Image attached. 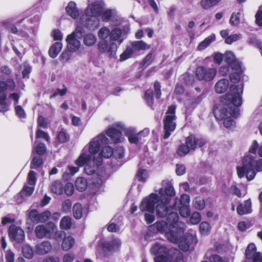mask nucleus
Here are the masks:
<instances>
[{"label":"nucleus","mask_w":262,"mask_h":262,"mask_svg":"<svg viewBox=\"0 0 262 262\" xmlns=\"http://www.w3.org/2000/svg\"><path fill=\"white\" fill-rule=\"evenodd\" d=\"M179 216L176 212H170L168 213L166 222H157L150 226L151 229H156L157 231L164 233L167 239L174 243H178L180 248L183 251L189 250L190 245L196 244L198 242L195 236L187 234L186 241H182V234L184 232L185 224L178 221Z\"/></svg>","instance_id":"obj_1"},{"label":"nucleus","mask_w":262,"mask_h":262,"mask_svg":"<svg viewBox=\"0 0 262 262\" xmlns=\"http://www.w3.org/2000/svg\"><path fill=\"white\" fill-rule=\"evenodd\" d=\"M243 91V85H232L230 90L221 99L222 104L217 106L214 114L217 120H223L224 126L227 128H233L235 126L234 119L239 115V110L237 108H232L230 104L239 106L242 104V94Z\"/></svg>","instance_id":"obj_2"},{"label":"nucleus","mask_w":262,"mask_h":262,"mask_svg":"<svg viewBox=\"0 0 262 262\" xmlns=\"http://www.w3.org/2000/svg\"><path fill=\"white\" fill-rule=\"evenodd\" d=\"M108 142V139L102 133L94 137L83 148L75 163L79 166L85 165L86 174L92 175L95 173L102 163L101 158L97 156L98 152Z\"/></svg>","instance_id":"obj_3"},{"label":"nucleus","mask_w":262,"mask_h":262,"mask_svg":"<svg viewBox=\"0 0 262 262\" xmlns=\"http://www.w3.org/2000/svg\"><path fill=\"white\" fill-rule=\"evenodd\" d=\"M170 200L164 193L163 188H161L158 194L151 193L143 199L139 206L141 211H148L145 214V220L147 224L152 223L155 219L152 214L154 208L157 214L160 217H164L168 214L169 209L167 207Z\"/></svg>","instance_id":"obj_4"},{"label":"nucleus","mask_w":262,"mask_h":262,"mask_svg":"<svg viewBox=\"0 0 262 262\" xmlns=\"http://www.w3.org/2000/svg\"><path fill=\"white\" fill-rule=\"evenodd\" d=\"M257 150L258 156L262 157V145L259 146L257 141L254 140L249 147V153L243 160V166H237L236 168L239 178H242L246 176L248 181H251L255 177L256 171H262V159L258 158L256 156Z\"/></svg>","instance_id":"obj_5"},{"label":"nucleus","mask_w":262,"mask_h":262,"mask_svg":"<svg viewBox=\"0 0 262 262\" xmlns=\"http://www.w3.org/2000/svg\"><path fill=\"white\" fill-rule=\"evenodd\" d=\"M103 12L102 5L97 1L90 2L85 11L84 14L80 16L78 20H83V25L88 29L97 27L98 25V17L100 16Z\"/></svg>","instance_id":"obj_6"},{"label":"nucleus","mask_w":262,"mask_h":262,"mask_svg":"<svg viewBox=\"0 0 262 262\" xmlns=\"http://www.w3.org/2000/svg\"><path fill=\"white\" fill-rule=\"evenodd\" d=\"M83 25L82 19L77 20L75 30L67 37V48L70 52H74L77 51L81 46L80 41L78 39L82 37L83 33L88 29L82 26Z\"/></svg>","instance_id":"obj_7"},{"label":"nucleus","mask_w":262,"mask_h":262,"mask_svg":"<svg viewBox=\"0 0 262 262\" xmlns=\"http://www.w3.org/2000/svg\"><path fill=\"white\" fill-rule=\"evenodd\" d=\"M176 106L173 105H170L166 113L165 119L164 120V128L165 133L164 135V139H167L171 135V133L173 132L176 127L175 115Z\"/></svg>","instance_id":"obj_8"},{"label":"nucleus","mask_w":262,"mask_h":262,"mask_svg":"<svg viewBox=\"0 0 262 262\" xmlns=\"http://www.w3.org/2000/svg\"><path fill=\"white\" fill-rule=\"evenodd\" d=\"M98 50L110 57H115L118 49L116 42L112 41L100 40L97 44Z\"/></svg>","instance_id":"obj_9"},{"label":"nucleus","mask_w":262,"mask_h":262,"mask_svg":"<svg viewBox=\"0 0 262 262\" xmlns=\"http://www.w3.org/2000/svg\"><path fill=\"white\" fill-rule=\"evenodd\" d=\"M120 129H124V125L120 122H116L106 130V135L115 143L123 142L125 140Z\"/></svg>","instance_id":"obj_10"},{"label":"nucleus","mask_w":262,"mask_h":262,"mask_svg":"<svg viewBox=\"0 0 262 262\" xmlns=\"http://www.w3.org/2000/svg\"><path fill=\"white\" fill-rule=\"evenodd\" d=\"M216 72V69L214 68L199 66L195 70V76L199 80L210 81L214 79Z\"/></svg>","instance_id":"obj_11"},{"label":"nucleus","mask_w":262,"mask_h":262,"mask_svg":"<svg viewBox=\"0 0 262 262\" xmlns=\"http://www.w3.org/2000/svg\"><path fill=\"white\" fill-rule=\"evenodd\" d=\"M8 235L11 241L17 243H22L25 238V234L23 229L15 225H11L8 230Z\"/></svg>","instance_id":"obj_12"},{"label":"nucleus","mask_w":262,"mask_h":262,"mask_svg":"<svg viewBox=\"0 0 262 262\" xmlns=\"http://www.w3.org/2000/svg\"><path fill=\"white\" fill-rule=\"evenodd\" d=\"M56 229V226L52 222H49L46 225H37L35 229L36 236L39 238L48 236Z\"/></svg>","instance_id":"obj_13"},{"label":"nucleus","mask_w":262,"mask_h":262,"mask_svg":"<svg viewBox=\"0 0 262 262\" xmlns=\"http://www.w3.org/2000/svg\"><path fill=\"white\" fill-rule=\"evenodd\" d=\"M121 246V242L118 239H113L106 241L103 243L102 250L104 252H114L119 249Z\"/></svg>","instance_id":"obj_14"},{"label":"nucleus","mask_w":262,"mask_h":262,"mask_svg":"<svg viewBox=\"0 0 262 262\" xmlns=\"http://www.w3.org/2000/svg\"><path fill=\"white\" fill-rule=\"evenodd\" d=\"M186 144L191 150H194L197 146H203L205 144V141L202 139H197L195 137L191 135L186 139Z\"/></svg>","instance_id":"obj_15"},{"label":"nucleus","mask_w":262,"mask_h":262,"mask_svg":"<svg viewBox=\"0 0 262 262\" xmlns=\"http://www.w3.org/2000/svg\"><path fill=\"white\" fill-rule=\"evenodd\" d=\"M245 256L247 259H252L253 261H258L260 259V254L256 252L255 245L251 243L248 245L246 251Z\"/></svg>","instance_id":"obj_16"},{"label":"nucleus","mask_w":262,"mask_h":262,"mask_svg":"<svg viewBox=\"0 0 262 262\" xmlns=\"http://www.w3.org/2000/svg\"><path fill=\"white\" fill-rule=\"evenodd\" d=\"M52 249V246L49 241H43L35 246L36 253L39 255H43L50 252Z\"/></svg>","instance_id":"obj_17"},{"label":"nucleus","mask_w":262,"mask_h":262,"mask_svg":"<svg viewBox=\"0 0 262 262\" xmlns=\"http://www.w3.org/2000/svg\"><path fill=\"white\" fill-rule=\"evenodd\" d=\"M251 200L250 199L246 200L237 206L236 209L237 213L240 215H243L251 213Z\"/></svg>","instance_id":"obj_18"},{"label":"nucleus","mask_w":262,"mask_h":262,"mask_svg":"<svg viewBox=\"0 0 262 262\" xmlns=\"http://www.w3.org/2000/svg\"><path fill=\"white\" fill-rule=\"evenodd\" d=\"M66 10L67 14L72 18L76 19V21L80 17L79 16V11L76 7V4L74 2H70L66 7ZM77 21H76V23Z\"/></svg>","instance_id":"obj_19"},{"label":"nucleus","mask_w":262,"mask_h":262,"mask_svg":"<svg viewBox=\"0 0 262 262\" xmlns=\"http://www.w3.org/2000/svg\"><path fill=\"white\" fill-rule=\"evenodd\" d=\"M124 38L122 30L116 27L111 31L110 40L113 42L118 41L119 44L123 42Z\"/></svg>","instance_id":"obj_20"},{"label":"nucleus","mask_w":262,"mask_h":262,"mask_svg":"<svg viewBox=\"0 0 262 262\" xmlns=\"http://www.w3.org/2000/svg\"><path fill=\"white\" fill-rule=\"evenodd\" d=\"M150 252L154 255H170L169 251L165 246L159 243L154 244L150 249Z\"/></svg>","instance_id":"obj_21"},{"label":"nucleus","mask_w":262,"mask_h":262,"mask_svg":"<svg viewBox=\"0 0 262 262\" xmlns=\"http://www.w3.org/2000/svg\"><path fill=\"white\" fill-rule=\"evenodd\" d=\"M82 37H83V43L87 47L93 46L97 42L96 36L92 33L85 34V32Z\"/></svg>","instance_id":"obj_22"},{"label":"nucleus","mask_w":262,"mask_h":262,"mask_svg":"<svg viewBox=\"0 0 262 262\" xmlns=\"http://www.w3.org/2000/svg\"><path fill=\"white\" fill-rule=\"evenodd\" d=\"M125 133L128 137V140L130 143L137 144L141 139L134 128H128L125 130Z\"/></svg>","instance_id":"obj_23"},{"label":"nucleus","mask_w":262,"mask_h":262,"mask_svg":"<svg viewBox=\"0 0 262 262\" xmlns=\"http://www.w3.org/2000/svg\"><path fill=\"white\" fill-rule=\"evenodd\" d=\"M62 48V44L61 42H56L50 48L49 54L51 57L54 58L57 57Z\"/></svg>","instance_id":"obj_24"},{"label":"nucleus","mask_w":262,"mask_h":262,"mask_svg":"<svg viewBox=\"0 0 262 262\" xmlns=\"http://www.w3.org/2000/svg\"><path fill=\"white\" fill-rule=\"evenodd\" d=\"M131 45L134 51L146 50L150 48V45L147 44L143 40L133 41L131 43Z\"/></svg>","instance_id":"obj_25"},{"label":"nucleus","mask_w":262,"mask_h":262,"mask_svg":"<svg viewBox=\"0 0 262 262\" xmlns=\"http://www.w3.org/2000/svg\"><path fill=\"white\" fill-rule=\"evenodd\" d=\"M74 244L75 239L72 236H64L61 244V248L64 251H68L72 248Z\"/></svg>","instance_id":"obj_26"},{"label":"nucleus","mask_w":262,"mask_h":262,"mask_svg":"<svg viewBox=\"0 0 262 262\" xmlns=\"http://www.w3.org/2000/svg\"><path fill=\"white\" fill-rule=\"evenodd\" d=\"M229 81L227 79H223L219 81L215 84V89L217 93H223L225 92L228 86Z\"/></svg>","instance_id":"obj_27"},{"label":"nucleus","mask_w":262,"mask_h":262,"mask_svg":"<svg viewBox=\"0 0 262 262\" xmlns=\"http://www.w3.org/2000/svg\"><path fill=\"white\" fill-rule=\"evenodd\" d=\"M15 87V82L12 79H8L6 82L0 81V93L6 90L13 91Z\"/></svg>","instance_id":"obj_28"},{"label":"nucleus","mask_w":262,"mask_h":262,"mask_svg":"<svg viewBox=\"0 0 262 262\" xmlns=\"http://www.w3.org/2000/svg\"><path fill=\"white\" fill-rule=\"evenodd\" d=\"M113 155H114L113 148L110 146L105 145L102 147L97 156H100L102 160V158H109Z\"/></svg>","instance_id":"obj_29"},{"label":"nucleus","mask_w":262,"mask_h":262,"mask_svg":"<svg viewBox=\"0 0 262 262\" xmlns=\"http://www.w3.org/2000/svg\"><path fill=\"white\" fill-rule=\"evenodd\" d=\"M215 39V36L214 34H211L203 41H201L198 45L197 49L199 51H202L205 49Z\"/></svg>","instance_id":"obj_30"},{"label":"nucleus","mask_w":262,"mask_h":262,"mask_svg":"<svg viewBox=\"0 0 262 262\" xmlns=\"http://www.w3.org/2000/svg\"><path fill=\"white\" fill-rule=\"evenodd\" d=\"M111 30L106 27H101L97 32V35L100 40H105L110 37Z\"/></svg>","instance_id":"obj_31"},{"label":"nucleus","mask_w":262,"mask_h":262,"mask_svg":"<svg viewBox=\"0 0 262 262\" xmlns=\"http://www.w3.org/2000/svg\"><path fill=\"white\" fill-rule=\"evenodd\" d=\"M190 202V196L189 195L186 194H183L181 196L180 199H176L174 207H177V206H189Z\"/></svg>","instance_id":"obj_32"},{"label":"nucleus","mask_w":262,"mask_h":262,"mask_svg":"<svg viewBox=\"0 0 262 262\" xmlns=\"http://www.w3.org/2000/svg\"><path fill=\"white\" fill-rule=\"evenodd\" d=\"M75 187L79 191H83L87 187L86 180L82 177L77 178L75 181Z\"/></svg>","instance_id":"obj_33"},{"label":"nucleus","mask_w":262,"mask_h":262,"mask_svg":"<svg viewBox=\"0 0 262 262\" xmlns=\"http://www.w3.org/2000/svg\"><path fill=\"white\" fill-rule=\"evenodd\" d=\"M51 191L58 195H60L63 192V185L59 181H55L51 186Z\"/></svg>","instance_id":"obj_34"},{"label":"nucleus","mask_w":262,"mask_h":262,"mask_svg":"<svg viewBox=\"0 0 262 262\" xmlns=\"http://www.w3.org/2000/svg\"><path fill=\"white\" fill-rule=\"evenodd\" d=\"M34 189V187L33 186L30 185V186H28L26 185L17 195L20 196L21 198L29 196L33 193Z\"/></svg>","instance_id":"obj_35"},{"label":"nucleus","mask_w":262,"mask_h":262,"mask_svg":"<svg viewBox=\"0 0 262 262\" xmlns=\"http://www.w3.org/2000/svg\"><path fill=\"white\" fill-rule=\"evenodd\" d=\"M73 215L76 219H80L82 216L83 208L82 205L79 203L75 204L73 208Z\"/></svg>","instance_id":"obj_36"},{"label":"nucleus","mask_w":262,"mask_h":262,"mask_svg":"<svg viewBox=\"0 0 262 262\" xmlns=\"http://www.w3.org/2000/svg\"><path fill=\"white\" fill-rule=\"evenodd\" d=\"M71 219L68 216H65L62 218L60 222V227L61 229L68 230L71 227Z\"/></svg>","instance_id":"obj_37"},{"label":"nucleus","mask_w":262,"mask_h":262,"mask_svg":"<svg viewBox=\"0 0 262 262\" xmlns=\"http://www.w3.org/2000/svg\"><path fill=\"white\" fill-rule=\"evenodd\" d=\"M221 0H201L200 5L204 9H208L216 5Z\"/></svg>","instance_id":"obj_38"},{"label":"nucleus","mask_w":262,"mask_h":262,"mask_svg":"<svg viewBox=\"0 0 262 262\" xmlns=\"http://www.w3.org/2000/svg\"><path fill=\"white\" fill-rule=\"evenodd\" d=\"M192 205L195 209L202 210L205 207V203L202 198L200 196H197L193 200Z\"/></svg>","instance_id":"obj_39"},{"label":"nucleus","mask_w":262,"mask_h":262,"mask_svg":"<svg viewBox=\"0 0 262 262\" xmlns=\"http://www.w3.org/2000/svg\"><path fill=\"white\" fill-rule=\"evenodd\" d=\"M211 229V227L207 222H202L200 225V231L202 235L208 234L210 232Z\"/></svg>","instance_id":"obj_40"},{"label":"nucleus","mask_w":262,"mask_h":262,"mask_svg":"<svg viewBox=\"0 0 262 262\" xmlns=\"http://www.w3.org/2000/svg\"><path fill=\"white\" fill-rule=\"evenodd\" d=\"M23 255L27 258H31L34 254V251L29 245H24L22 248Z\"/></svg>","instance_id":"obj_41"},{"label":"nucleus","mask_w":262,"mask_h":262,"mask_svg":"<svg viewBox=\"0 0 262 262\" xmlns=\"http://www.w3.org/2000/svg\"><path fill=\"white\" fill-rule=\"evenodd\" d=\"M179 209V213L180 215L183 217H187L190 215V209L189 208V206H177L175 207Z\"/></svg>","instance_id":"obj_42"},{"label":"nucleus","mask_w":262,"mask_h":262,"mask_svg":"<svg viewBox=\"0 0 262 262\" xmlns=\"http://www.w3.org/2000/svg\"><path fill=\"white\" fill-rule=\"evenodd\" d=\"M6 95L3 94L0 96V112H5L9 110V105L6 101Z\"/></svg>","instance_id":"obj_43"},{"label":"nucleus","mask_w":262,"mask_h":262,"mask_svg":"<svg viewBox=\"0 0 262 262\" xmlns=\"http://www.w3.org/2000/svg\"><path fill=\"white\" fill-rule=\"evenodd\" d=\"M144 98L148 105L152 107L154 103L153 92L151 90H147L144 94Z\"/></svg>","instance_id":"obj_44"},{"label":"nucleus","mask_w":262,"mask_h":262,"mask_svg":"<svg viewBox=\"0 0 262 262\" xmlns=\"http://www.w3.org/2000/svg\"><path fill=\"white\" fill-rule=\"evenodd\" d=\"M134 52V51L132 47H127L126 50L120 55V60L124 61L130 58Z\"/></svg>","instance_id":"obj_45"},{"label":"nucleus","mask_w":262,"mask_h":262,"mask_svg":"<svg viewBox=\"0 0 262 262\" xmlns=\"http://www.w3.org/2000/svg\"><path fill=\"white\" fill-rule=\"evenodd\" d=\"M28 216L32 222L36 223H39V213L36 210L33 209L30 210L29 212Z\"/></svg>","instance_id":"obj_46"},{"label":"nucleus","mask_w":262,"mask_h":262,"mask_svg":"<svg viewBox=\"0 0 262 262\" xmlns=\"http://www.w3.org/2000/svg\"><path fill=\"white\" fill-rule=\"evenodd\" d=\"M42 164V160L39 156H35L31 163V168L36 169L39 167Z\"/></svg>","instance_id":"obj_47"},{"label":"nucleus","mask_w":262,"mask_h":262,"mask_svg":"<svg viewBox=\"0 0 262 262\" xmlns=\"http://www.w3.org/2000/svg\"><path fill=\"white\" fill-rule=\"evenodd\" d=\"M231 68L235 70V72L237 73L236 78H239V74L242 72L241 66L240 63L236 59L229 64Z\"/></svg>","instance_id":"obj_48"},{"label":"nucleus","mask_w":262,"mask_h":262,"mask_svg":"<svg viewBox=\"0 0 262 262\" xmlns=\"http://www.w3.org/2000/svg\"><path fill=\"white\" fill-rule=\"evenodd\" d=\"M164 184H167V186L165 187L164 192L167 196H173L175 194V192L173 187L171 184H169L167 181H163L162 185L164 186Z\"/></svg>","instance_id":"obj_49"},{"label":"nucleus","mask_w":262,"mask_h":262,"mask_svg":"<svg viewBox=\"0 0 262 262\" xmlns=\"http://www.w3.org/2000/svg\"><path fill=\"white\" fill-rule=\"evenodd\" d=\"M67 92V89L64 85L63 86L62 89H57L50 96V98L52 99L56 96L59 95L61 96H64Z\"/></svg>","instance_id":"obj_50"},{"label":"nucleus","mask_w":262,"mask_h":262,"mask_svg":"<svg viewBox=\"0 0 262 262\" xmlns=\"http://www.w3.org/2000/svg\"><path fill=\"white\" fill-rule=\"evenodd\" d=\"M201 221V215L198 212H194L191 215L189 222L192 225L198 224Z\"/></svg>","instance_id":"obj_51"},{"label":"nucleus","mask_w":262,"mask_h":262,"mask_svg":"<svg viewBox=\"0 0 262 262\" xmlns=\"http://www.w3.org/2000/svg\"><path fill=\"white\" fill-rule=\"evenodd\" d=\"M137 176L139 181L145 182L148 178V174L146 170L140 169L138 171Z\"/></svg>","instance_id":"obj_52"},{"label":"nucleus","mask_w":262,"mask_h":262,"mask_svg":"<svg viewBox=\"0 0 262 262\" xmlns=\"http://www.w3.org/2000/svg\"><path fill=\"white\" fill-rule=\"evenodd\" d=\"M224 59L225 61L229 64L230 63L236 60V58L232 52L227 51L225 54Z\"/></svg>","instance_id":"obj_53"},{"label":"nucleus","mask_w":262,"mask_h":262,"mask_svg":"<svg viewBox=\"0 0 262 262\" xmlns=\"http://www.w3.org/2000/svg\"><path fill=\"white\" fill-rule=\"evenodd\" d=\"M171 259V255H160L155 258V262H170Z\"/></svg>","instance_id":"obj_54"},{"label":"nucleus","mask_w":262,"mask_h":262,"mask_svg":"<svg viewBox=\"0 0 262 262\" xmlns=\"http://www.w3.org/2000/svg\"><path fill=\"white\" fill-rule=\"evenodd\" d=\"M51 216V213L49 211H46L39 213V223H44L48 221Z\"/></svg>","instance_id":"obj_55"},{"label":"nucleus","mask_w":262,"mask_h":262,"mask_svg":"<svg viewBox=\"0 0 262 262\" xmlns=\"http://www.w3.org/2000/svg\"><path fill=\"white\" fill-rule=\"evenodd\" d=\"M190 149L189 148L187 145H185L183 144L180 146L178 149L177 152L179 155L183 156L187 154L190 151Z\"/></svg>","instance_id":"obj_56"},{"label":"nucleus","mask_w":262,"mask_h":262,"mask_svg":"<svg viewBox=\"0 0 262 262\" xmlns=\"http://www.w3.org/2000/svg\"><path fill=\"white\" fill-rule=\"evenodd\" d=\"M36 182L35 173L33 171H30L28 176V183L31 186H34Z\"/></svg>","instance_id":"obj_57"},{"label":"nucleus","mask_w":262,"mask_h":262,"mask_svg":"<svg viewBox=\"0 0 262 262\" xmlns=\"http://www.w3.org/2000/svg\"><path fill=\"white\" fill-rule=\"evenodd\" d=\"M240 38V35L236 34L231 35L226 38L225 42L227 44H231L233 42L238 40Z\"/></svg>","instance_id":"obj_58"},{"label":"nucleus","mask_w":262,"mask_h":262,"mask_svg":"<svg viewBox=\"0 0 262 262\" xmlns=\"http://www.w3.org/2000/svg\"><path fill=\"white\" fill-rule=\"evenodd\" d=\"M57 139L59 142L65 143L69 140V137L64 132L61 131L58 133Z\"/></svg>","instance_id":"obj_59"},{"label":"nucleus","mask_w":262,"mask_h":262,"mask_svg":"<svg viewBox=\"0 0 262 262\" xmlns=\"http://www.w3.org/2000/svg\"><path fill=\"white\" fill-rule=\"evenodd\" d=\"M71 201L70 200H66L62 203V210L66 213L69 212L71 211Z\"/></svg>","instance_id":"obj_60"},{"label":"nucleus","mask_w":262,"mask_h":262,"mask_svg":"<svg viewBox=\"0 0 262 262\" xmlns=\"http://www.w3.org/2000/svg\"><path fill=\"white\" fill-rule=\"evenodd\" d=\"M101 15H102V20L107 22L110 19L112 15V11L111 10H106L104 11H103Z\"/></svg>","instance_id":"obj_61"},{"label":"nucleus","mask_w":262,"mask_h":262,"mask_svg":"<svg viewBox=\"0 0 262 262\" xmlns=\"http://www.w3.org/2000/svg\"><path fill=\"white\" fill-rule=\"evenodd\" d=\"M71 54L70 51H65L61 53L60 56V58L62 62H67L71 59Z\"/></svg>","instance_id":"obj_62"},{"label":"nucleus","mask_w":262,"mask_h":262,"mask_svg":"<svg viewBox=\"0 0 262 262\" xmlns=\"http://www.w3.org/2000/svg\"><path fill=\"white\" fill-rule=\"evenodd\" d=\"M124 155V150L121 146L118 147L114 151V156L116 158L121 159L123 157Z\"/></svg>","instance_id":"obj_63"},{"label":"nucleus","mask_w":262,"mask_h":262,"mask_svg":"<svg viewBox=\"0 0 262 262\" xmlns=\"http://www.w3.org/2000/svg\"><path fill=\"white\" fill-rule=\"evenodd\" d=\"M74 191L73 185L71 183H68L64 187V192L67 195H71Z\"/></svg>","instance_id":"obj_64"}]
</instances>
